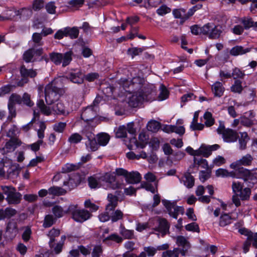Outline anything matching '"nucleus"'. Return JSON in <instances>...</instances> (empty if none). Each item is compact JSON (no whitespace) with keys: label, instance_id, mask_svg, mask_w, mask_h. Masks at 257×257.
Returning <instances> with one entry per match:
<instances>
[{"label":"nucleus","instance_id":"59","mask_svg":"<svg viewBox=\"0 0 257 257\" xmlns=\"http://www.w3.org/2000/svg\"><path fill=\"white\" fill-rule=\"evenodd\" d=\"M127 147L130 150H136L137 149L140 148V143H139V141L137 140L136 138L133 137L130 139Z\"/></svg>","mask_w":257,"mask_h":257},{"label":"nucleus","instance_id":"28","mask_svg":"<svg viewBox=\"0 0 257 257\" xmlns=\"http://www.w3.org/2000/svg\"><path fill=\"white\" fill-rule=\"evenodd\" d=\"M173 14L175 18L181 19L183 21L188 19L192 15V13H186V11L183 9H175L173 11Z\"/></svg>","mask_w":257,"mask_h":257},{"label":"nucleus","instance_id":"56","mask_svg":"<svg viewBox=\"0 0 257 257\" xmlns=\"http://www.w3.org/2000/svg\"><path fill=\"white\" fill-rule=\"evenodd\" d=\"M243 87L241 85V81L236 80L234 81V84L231 87V91L235 93H240L242 91Z\"/></svg>","mask_w":257,"mask_h":257},{"label":"nucleus","instance_id":"37","mask_svg":"<svg viewBox=\"0 0 257 257\" xmlns=\"http://www.w3.org/2000/svg\"><path fill=\"white\" fill-rule=\"evenodd\" d=\"M6 231L7 233H11L12 237L16 236L18 233L17 223L11 221H9L7 226Z\"/></svg>","mask_w":257,"mask_h":257},{"label":"nucleus","instance_id":"63","mask_svg":"<svg viewBox=\"0 0 257 257\" xmlns=\"http://www.w3.org/2000/svg\"><path fill=\"white\" fill-rule=\"evenodd\" d=\"M42 36L41 33H35L33 34L32 40L37 46H42L43 44V43L41 41Z\"/></svg>","mask_w":257,"mask_h":257},{"label":"nucleus","instance_id":"48","mask_svg":"<svg viewBox=\"0 0 257 257\" xmlns=\"http://www.w3.org/2000/svg\"><path fill=\"white\" fill-rule=\"evenodd\" d=\"M67 126V123L64 122H58L53 125V130L58 133H63Z\"/></svg>","mask_w":257,"mask_h":257},{"label":"nucleus","instance_id":"19","mask_svg":"<svg viewBox=\"0 0 257 257\" xmlns=\"http://www.w3.org/2000/svg\"><path fill=\"white\" fill-rule=\"evenodd\" d=\"M81 182V176L78 173H74L69 177L68 181H64L63 185L68 186L69 190H71L77 187Z\"/></svg>","mask_w":257,"mask_h":257},{"label":"nucleus","instance_id":"9","mask_svg":"<svg viewBox=\"0 0 257 257\" xmlns=\"http://www.w3.org/2000/svg\"><path fill=\"white\" fill-rule=\"evenodd\" d=\"M43 53V49L42 48H30L24 53L23 59L26 63L34 62L36 61L37 57L42 55Z\"/></svg>","mask_w":257,"mask_h":257},{"label":"nucleus","instance_id":"17","mask_svg":"<svg viewBox=\"0 0 257 257\" xmlns=\"http://www.w3.org/2000/svg\"><path fill=\"white\" fill-rule=\"evenodd\" d=\"M20 72L23 78L22 80L25 83H27L28 81V77L34 78L37 75V72L36 70H34L33 69H27L24 64L22 65L20 67Z\"/></svg>","mask_w":257,"mask_h":257},{"label":"nucleus","instance_id":"45","mask_svg":"<svg viewBox=\"0 0 257 257\" xmlns=\"http://www.w3.org/2000/svg\"><path fill=\"white\" fill-rule=\"evenodd\" d=\"M48 191L49 194L57 196L64 195L66 193V191L64 189L57 186L50 187L48 189Z\"/></svg>","mask_w":257,"mask_h":257},{"label":"nucleus","instance_id":"57","mask_svg":"<svg viewBox=\"0 0 257 257\" xmlns=\"http://www.w3.org/2000/svg\"><path fill=\"white\" fill-rule=\"evenodd\" d=\"M160 93L159 95L158 98L160 100H163L168 97L169 91L166 87L162 84L160 86Z\"/></svg>","mask_w":257,"mask_h":257},{"label":"nucleus","instance_id":"24","mask_svg":"<svg viewBox=\"0 0 257 257\" xmlns=\"http://www.w3.org/2000/svg\"><path fill=\"white\" fill-rule=\"evenodd\" d=\"M53 111L58 115L66 116L69 114V111L65 106L63 102H58L53 106Z\"/></svg>","mask_w":257,"mask_h":257},{"label":"nucleus","instance_id":"62","mask_svg":"<svg viewBox=\"0 0 257 257\" xmlns=\"http://www.w3.org/2000/svg\"><path fill=\"white\" fill-rule=\"evenodd\" d=\"M18 132V128L16 125H13L7 133V137L10 139L18 138L16 137L17 133Z\"/></svg>","mask_w":257,"mask_h":257},{"label":"nucleus","instance_id":"20","mask_svg":"<svg viewBox=\"0 0 257 257\" xmlns=\"http://www.w3.org/2000/svg\"><path fill=\"white\" fill-rule=\"evenodd\" d=\"M155 87L153 85H148L147 86L143 87L141 91L139 92L141 95L145 96V100L147 101L151 100L154 99V95L155 90Z\"/></svg>","mask_w":257,"mask_h":257},{"label":"nucleus","instance_id":"15","mask_svg":"<svg viewBox=\"0 0 257 257\" xmlns=\"http://www.w3.org/2000/svg\"><path fill=\"white\" fill-rule=\"evenodd\" d=\"M120 191H115V194L113 195L111 193L108 194L107 195V200L108 203L106 206V211H113L118 205V196L119 195Z\"/></svg>","mask_w":257,"mask_h":257},{"label":"nucleus","instance_id":"41","mask_svg":"<svg viewBox=\"0 0 257 257\" xmlns=\"http://www.w3.org/2000/svg\"><path fill=\"white\" fill-rule=\"evenodd\" d=\"M182 250L179 248H175L173 250H168L162 253V257H178Z\"/></svg>","mask_w":257,"mask_h":257},{"label":"nucleus","instance_id":"43","mask_svg":"<svg viewBox=\"0 0 257 257\" xmlns=\"http://www.w3.org/2000/svg\"><path fill=\"white\" fill-rule=\"evenodd\" d=\"M95 137L92 139L88 140V143H86V147L91 151L94 152L97 150L100 146Z\"/></svg>","mask_w":257,"mask_h":257},{"label":"nucleus","instance_id":"10","mask_svg":"<svg viewBox=\"0 0 257 257\" xmlns=\"http://www.w3.org/2000/svg\"><path fill=\"white\" fill-rule=\"evenodd\" d=\"M101 180L107 183V187L115 190L122 188L123 184L116 180L115 172L106 173L100 177Z\"/></svg>","mask_w":257,"mask_h":257},{"label":"nucleus","instance_id":"58","mask_svg":"<svg viewBox=\"0 0 257 257\" xmlns=\"http://www.w3.org/2000/svg\"><path fill=\"white\" fill-rule=\"evenodd\" d=\"M194 163L198 166H200L201 167L208 169V164L206 160L202 159V158H198L197 157H194Z\"/></svg>","mask_w":257,"mask_h":257},{"label":"nucleus","instance_id":"22","mask_svg":"<svg viewBox=\"0 0 257 257\" xmlns=\"http://www.w3.org/2000/svg\"><path fill=\"white\" fill-rule=\"evenodd\" d=\"M233 169L234 170L232 171V178H242L244 180L246 177L249 176V170L241 166Z\"/></svg>","mask_w":257,"mask_h":257},{"label":"nucleus","instance_id":"2","mask_svg":"<svg viewBox=\"0 0 257 257\" xmlns=\"http://www.w3.org/2000/svg\"><path fill=\"white\" fill-rule=\"evenodd\" d=\"M65 92L63 88L57 87L54 83L47 84L45 88V100L48 105H51Z\"/></svg>","mask_w":257,"mask_h":257},{"label":"nucleus","instance_id":"32","mask_svg":"<svg viewBox=\"0 0 257 257\" xmlns=\"http://www.w3.org/2000/svg\"><path fill=\"white\" fill-rule=\"evenodd\" d=\"M37 105L43 114L49 116L52 114V110L49 106L46 105L43 99H39L37 102Z\"/></svg>","mask_w":257,"mask_h":257},{"label":"nucleus","instance_id":"42","mask_svg":"<svg viewBox=\"0 0 257 257\" xmlns=\"http://www.w3.org/2000/svg\"><path fill=\"white\" fill-rule=\"evenodd\" d=\"M56 220V218L51 214H48L45 216L43 226L45 228L51 227L53 225Z\"/></svg>","mask_w":257,"mask_h":257},{"label":"nucleus","instance_id":"39","mask_svg":"<svg viewBox=\"0 0 257 257\" xmlns=\"http://www.w3.org/2000/svg\"><path fill=\"white\" fill-rule=\"evenodd\" d=\"M60 234V231L58 229L52 228L51 229L48 233V236L50 237V241L49 242L50 248H52L54 246V242H55V237L58 236Z\"/></svg>","mask_w":257,"mask_h":257},{"label":"nucleus","instance_id":"46","mask_svg":"<svg viewBox=\"0 0 257 257\" xmlns=\"http://www.w3.org/2000/svg\"><path fill=\"white\" fill-rule=\"evenodd\" d=\"M147 127L149 131L156 132L160 129V123L156 120H151L148 123Z\"/></svg>","mask_w":257,"mask_h":257},{"label":"nucleus","instance_id":"50","mask_svg":"<svg viewBox=\"0 0 257 257\" xmlns=\"http://www.w3.org/2000/svg\"><path fill=\"white\" fill-rule=\"evenodd\" d=\"M83 139L82 136L78 133L72 134L68 138V141L71 144H76L80 143Z\"/></svg>","mask_w":257,"mask_h":257},{"label":"nucleus","instance_id":"60","mask_svg":"<svg viewBox=\"0 0 257 257\" xmlns=\"http://www.w3.org/2000/svg\"><path fill=\"white\" fill-rule=\"evenodd\" d=\"M126 136V126L124 125L120 126L116 132V137L118 138H125Z\"/></svg>","mask_w":257,"mask_h":257},{"label":"nucleus","instance_id":"44","mask_svg":"<svg viewBox=\"0 0 257 257\" xmlns=\"http://www.w3.org/2000/svg\"><path fill=\"white\" fill-rule=\"evenodd\" d=\"M123 214L120 210H116L110 212V219L112 222H116L123 218Z\"/></svg>","mask_w":257,"mask_h":257},{"label":"nucleus","instance_id":"14","mask_svg":"<svg viewBox=\"0 0 257 257\" xmlns=\"http://www.w3.org/2000/svg\"><path fill=\"white\" fill-rule=\"evenodd\" d=\"M157 221L158 226L154 228V230L160 232L162 236L169 234L170 224L167 220L164 218L159 217Z\"/></svg>","mask_w":257,"mask_h":257},{"label":"nucleus","instance_id":"13","mask_svg":"<svg viewBox=\"0 0 257 257\" xmlns=\"http://www.w3.org/2000/svg\"><path fill=\"white\" fill-rule=\"evenodd\" d=\"M10 12L13 13V15H11L10 16L14 17L15 19L16 17L19 16L20 18L23 20H26L29 19L32 15L33 12L30 8H22L19 10L14 9L13 10H10Z\"/></svg>","mask_w":257,"mask_h":257},{"label":"nucleus","instance_id":"27","mask_svg":"<svg viewBox=\"0 0 257 257\" xmlns=\"http://www.w3.org/2000/svg\"><path fill=\"white\" fill-rule=\"evenodd\" d=\"M157 249L156 248L149 246L144 247V250L139 255H135V257H151L153 256L157 252Z\"/></svg>","mask_w":257,"mask_h":257},{"label":"nucleus","instance_id":"7","mask_svg":"<svg viewBox=\"0 0 257 257\" xmlns=\"http://www.w3.org/2000/svg\"><path fill=\"white\" fill-rule=\"evenodd\" d=\"M203 35L207 36L211 39L219 38L222 33L220 26L215 25L213 23H208L202 27Z\"/></svg>","mask_w":257,"mask_h":257},{"label":"nucleus","instance_id":"16","mask_svg":"<svg viewBox=\"0 0 257 257\" xmlns=\"http://www.w3.org/2000/svg\"><path fill=\"white\" fill-rule=\"evenodd\" d=\"M97 116V110L92 105L87 106L81 114V118L85 121L92 120Z\"/></svg>","mask_w":257,"mask_h":257},{"label":"nucleus","instance_id":"11","mask_svg":"<svg viewBox=\"0 0 257 257\" xmlns=\"http://www.w3.org/2000/svg\"><path fill=\"white\" fill-rule=\"evenodd\" d=\"M65 78L74 83L80 84L84 82V75L78 69H73L66 74Z\"/></svg>","mask_w":257,"mask_h":257},{"label":"nucleus","instance_id":"1","mask_svg":"<svg viewBox=\"0 0 257 257\" xmlns=\"http://www.w3.org/2000/svg\"><path fill=\"white\" fill-rule=\"evenodd\" d=\"M243 184L238 181H233L231 185L233 195L232 203L236 207L241 205L240 200H248L251 195V189L249 187L243 188Z\"/></svg>","mask_w":257,"mask_h":257},{"label":"nucleus","instance_id":"40","mask_svg":"<svg viewBox=\"0 0 257 257\" xmlns=\"http://www.w3.org/2000/svg\"><path fill=\"white\" fill-rule=\"evenodd\" d=\"M126 157L131 160H139L141 158L145 159L147 158V155L144 151H141L139 154H136L133 152H130L126 154Z\"/></svg>","mask_w":257,"mask_h":257},{"label":"nucleus","instance_id":"18","mask_svg":"<svg viewBox=\"0 0 257 257\" xmlns=\"http://www.w3.org/2000/svg\"><path fill=\"white\" fill-rule=\"evenodd\" d=\"M253 160V157L250 154H247L243 156L240 160L236 161L230 165L231 169H235L236 167L244 166H250Z\"/></svg>","mask_w":257,"mask_h":257},{"label":"nucleus","instance_id":"36","mask_svg":"<svg viewBox=\"0 0 257 257\" xmlns=\"http://www.w3.org/2000/svg\"><path fill=\"white\" fill-rule=\"evenodd\" d=\"M65 33L66 37H69L71 39H76L78 37L79 31L77 27L65 28Z\"/></svg>","mask_w":257,"mask_h":257},{"label":"nucleus","instance_id":"21","mask_svg":"<svg viewBox=\"0 0 257 257\" xmlns=\"http://www.w3.org/2000/svg\"><path fill=\"white\" fill-rule=\"evenodd\" d=\"M22 142L19 138L10 139L5 145L4 149L7 152H14L16 148L20 146Z\"/></svg>","mask_w":257,"mask_h":257},{"label":"nucleus","instance_id":"47","mask_svg":"<svg viewBox=\"0 0 257 257\" xmlns=\"http://www.w3.org/2000/svg\"><path fill=\"white\" fill-rule=\"evenodd\" d=\"M111 240L116 243H119L122 241V238L121 236L116 233H112L106 237H105L102 241L107 243L108 241Z\"/></svg>","mask_w":257,"mask_h":257},{"label":"nucleus","instance_id":"30","mask_svg":"<svg viewBox=\"0 0 257 257\" xmlns=\"http://www.w3.org/2000/svg\"><path fill=\"white\" fill-rule=\"evenodd\" d=\"M98 144L101 146H105L110 140V136L105 133H100L96 136Z\"/></svg>","mask_w":257,"mask_h":257},{"label":"nucleus","instance_id":"53","mask_svg":"<svg viewBox=\"0 0 257 257\" xmlns=\"http://www.w3.org/2000/svg\"><path fill=\"white\" fill-rule=\"evenodd\" d=\"M101 179L100 178H97L94 176H91L88 178V185L91 188H96L100 187V183L99 180Z\"/></svg>","mask_w":257,"mask_h":257},{"label":"nucleus","instance_id":"49","mask_svg":"<svg viewBox=\"0 0 257 257\" xmlns=\"http://www.w3.org/2000/svg\"><path fill=\"white\" fill-rule=\"evenodd\" d=\"M149 137L144 132H141L139 136V143H140V147L141 149L144 148L148 144Z\"/></svg>","mask_w":257,"mask_h":257},{"label":"nucleus","instance_id":"64","mask_svg":"<svg viewBox=\"0 0 257 257\" xmlns=\"http://www.w3.org/2000/svg\"><path fill=\"white\" fill-rule=\"evenodd\" d=\"M185 229L188 231L199 232L198 225L195 222L189 223L185 226Z\"/></svg>","mask_w":257,"mask_h":257},{"label":"nucleus","instance_id":"12","mask_svg":"<svg viewBox=\"0 0 257 257\" xmlns=\"http://www.w3.org/2000/svg\"><path fill=\"white\" fill-rule=\"evenodd\" d=\"M144 79L140 77H134L131 80L130 84L129 89L127 90V92L130 93H136L138 94L140 92L144 86Z\"/></svg>","mask_w":257,"mask_h":257},{"label":"nucleus","instance_id":"55","mask_svg":"<svg viewBox=\"0 0 257 257\" xmlns=\"http://www.w3.org/2000/svg\"><path fill=\"white\" fill-rule=\"evenodd\" d=\"M120 233L125 239H132L134 236L133 230L127 229L124 227H121Z\"/></svg>","mask_w":257,"mask_h":257},{"label":"nucleus","instance_id":"26","mask_svg":"<svg viewBox=\"0 0 257 257\" xmlns=\"http://www.w3.org/2000/svg\"><path fill=\"white\" fill-rule=\"evenodd\" d=\"M141 174L138 172H132L127 173L125 180L130 184H137L141 180Z\"/></svg>","mask_w":257,"mask_h":257},{"label":"nucleus","instance_id":"54","mask_svg":"<svg viewBox=\"0 0 257 257\" xmlns=\"http://www.w3.org/2000/svg\"><path fill=\"white\" fill-rule=\"evenodd\" d=\"M93 128L89 125H86L82 131V135H84L88 140L92 139L94 138V135L93 133Z\"/></svg>","mask_w":257,"mask_h":257},{"label":"nucleus","instance_id":"51","mask_svg":"<svg viewBox=\"0 0 257 257\" xmlns=\"http://www.w3.org/2000/svg\"><path fill=\"white\" fill-rule=\"evenodd\" d=\"M232 171L229 172L225 169L219 168L216 170L215 175L218 177H228L232 178Z\"/></svg>","mask_w":257,"mask_h":257},{"label":"nucleus","instance_id":"3","mask_svg":"<svg viewBox=\"0 0 257 257\" xmlns=\"http://www.w3.org/2000/svg\"><path fill=\"white\" fill-rule=\"evenodd\" d=\"M73 52L71 51L64 53L52 52L50 53V59L55 64L58 65L62 64L63 67L68 65L72 60Z\"/></svg>","mask_w":257,"mask_h":257},{"label":"nucleus","instance_id":"4","mask_svg":"<svg viewBox=\"0 0 257 257\" xmlns=\"http://www.w3.org/2000/svg\"><path fill=\"white\" fill-rule=\"evenodd\" d=\"M2 189L7 195L6 200L9 204L17 205L19 204L22 198V194L17 192L16 189L11 186H2Z\"/></svg>","mask_w":257,"mask_h":257},{"label":"nucleus","instance_id":"35","mask_svg":"<svg viewBox=\"0 0 257 257\" xmlns=\"http://www.w3.org/2000/svg\"><path fill=\"white\" fill-rule=\"evenodd\" d=\"M233 220L231 215L229 213H223L221 215L219 225L221 227H224L230 224Z\"/></svg>","mask_w":257,"mask_h":257},{"label":"nucleus","instance_id":"6","mask_svg":"<svg viewBox=\"0 0 257 257\" xmlns=\"http://www.w3.org/2000/svg\"><path fill=\"white\" fill-rule=\"evenodd\" d=\"M216 131L219 135H222L223 140L227 143L234 142L238 138V133L236 131L231 128H225L222 121H219V126Z\"/></svg>","mask_w":257,"mask_h":257},{"label":"nucleus","instance_id":"38","mask_svg":"<svg viewBox=\"0 0 257 257\" xmlns=\"http://www.w3.org/2000/svg\"><path fill=\"white\" fill-rule=\"evenodd\" d=\"M52 211L56 219L62 217L66 213H70L67 211V210H64L59 205L54 206L52 209Z\"/></svg>","mask_w":257,"mask_h":257},{"label":"nucleus","instance_id":"29","mask_svg":"<svg viewBox=\"0 0 257 257\" xmlns=\"http://www.w3.org/2000/svg\"><path fill=\"white\" fill-rule=\"evenodd\" d=\"M181 181L188 188H191L194 185V179L189 172L184 173L183 176L181 178Z\"/></svg>","mask_w":257,"mask_h":257},{"label":"nucleus","instance_id":"5","mask_svg":"<svg viewBox=\"0 0 257 257\" xmlns=\"http://www.w3.org/2000/svg\"><path fill=\"white\" fill-rule=\"evenodd\" d=\"M77 205H70L67 211L69 212L72 216V218L76 221L83 222L88 219L90 216V213L85 209H78Z\"/></svg>","mask_w":257,"mask_h":257},{"label":"nucleus","instance_id":"61","mask_svg":"<svg viewBox=\"0 0 257 257\" xmlns=\"http://www.w3.org/2000/svg\"><path fill=\"white\" fill-rule=\"evenodd\" d=\"M244 75V73L238 68L233 69L232 73H231V77H232L234 79L243 78Z\"/></svg>","mask_w":257,"mask_h":257},{"label":"nucleus","instance_id":"23","mask_svg":"<svg viewBox=\"0 0 257 257\" xmlns=\"http://www.w3.org/2000/svg\"><path fill=\"white\" fill-rule=\"evenodd\" d=\"M144 100L145 96L141 95L140 93H134L133 95L130 97L128 103L130 106L132 107H136Z\"/></svg>","mask_w":257,"mask_h":257},{"label":"nucleus","instance_id":"8","mask_svg":"<svg viewBox=\"0 0 257 257\" xmlns=\"http://www.w3.org/2000/svg\"><path fill=\"white\" fill-rule=\"evenodd\" d=\"M162 203L167 209L169 215L177 219L179 214H183L184 209L182 206H178L175 202H171L167 200H162Z\"/></svg>","mask_w":257,"mask_h":257},{"label":"nucleus","instance_id":"33","mask_svg":"<svg viewBox=\"0 0 257 257\" xmlns=\"http://www.w3.org/2000/svg\"><path fill=\"white\" fill-rule=\"evenodd\" d=\"M250 48H244L241 46H236L233 47L230 50V54L232 56H237L239 55H243L250 52Z\"/></svg>","mask_w":257,"mask_h":257},{"label":"nucleus","instance_id":"31","mask_svg":"<svg viewBox=\"0 0 257 257\" xmlns=\"http://www.w3.org/2000/svg\"><path fill=\"white\" fill-rule=\"evenodd\" d=\"M22 102V99L20 95L13 93L10 97L8 102V107L16 109L15 104L16 103L21 104Z\"/></svg>","mask_w":257,"mask_h":257},{"label":"nucleus","instance_id":"52","mask_svg":"<svg viewBox=\"0 0 257 257\" xmlns=\"http://www.w3.org/2000/svg\"><path fill=\"white\" fill-rule=\"evenodd\" d=\"M204 118L205 120V124L206 126L209 127L213 125L214 123L215 120L212 117L211 112L207 111L204 114Z\"/></svg>","mask_w":257,"mask_h":257},{"label":"nucleus","instance_id":"25","mask_svg":"<svg viewBox=\"0 0 257 257\" xmlns=\"http://www.w3.org/2000/svg\"><path fill=\"white\" fill-rule=\"evenodd\" d=\"M176 243L182 247V254L185 255V252L190 248V244L186 238L183 236H179L177 238Z\"/></svg>","mask_w":257,"mask_h":257},{"label":"nucleus","instance_id":"34","mask_svg":"<svg viewBox=\"0 0 257 257\" xmlns=\"http://www.w3.org/2000/svg\"><path fill=\"white\" fill-rule=\"evenodd\" d=\"M212 90L215 96L221 97L223 94L224 88L220 82L216 81L212 85Z\"/></svg>","mask_w":257,"mask_h":257}]
</instances>
